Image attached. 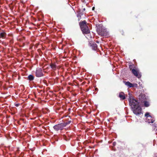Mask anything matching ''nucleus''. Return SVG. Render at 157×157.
Returning <instances> with one entry per match:
<instances>
[{
    "mask_svg": "<svg viewBox=\"0 0 157 157\" xmlns=\"http://www.w3.org/2000/svg\"><path fill=\"white\" fill-rule=\"evenodd\" d=\"M128 95L129 104L134 113L137 115L142 114L141 108L140 106L139 102L134 98L129 93Z\"/></svg>",
    "mask_w": 157,
    "mask_h": 157,
    "instance_id": "nucleus-1",
    "label": "nucleus"
},
{
    "mask_svg": "<svg viewBox=\"0 0 157 157\" xmlns=\"http://www.w3.org/2000/svg\"><path fill=\"white\" fill-rule=\"evenodd\" d=\"M145 116L146 117V122L148 123H153L154 121L155 120L151 116L149 113L147 112L145 115Z\"/></svg>",
    "mask_w": 157,
    "mask_h": 157,
    "instance_id": "nucleus-2",
    "label": "nucleus"
},
{
    "mask_svg": "<svg viewBox=\"0 0 157 157\" xmlns=\"http://www.w3.org/2000/svg\"><path fill=\"white\" fill-rule=\"evenodd\" d=\"M66 124L65 123H61L55 125L53 128L56 131L62 130L66 126Z\"/></svg>",
    "mask_w": 157,
    "mask_h": 157,
    "instance_id": "nucleus-3",
    "label": "nucleus"
},
{
    "mask_svg": "<svg viewBox=\"0 0 157 157\" xmlns=\"http://www.w3.org/2000/svg\"><path fill=\"white\" fill-rule=\"evenodd\" d=\"M125 84L129 88L132 87H137V84L136 83H132L129 82H124Z\"/></svg>",
    "mask_w": 157,
    "mask_h": 157,
    "instance_id": "nucleus-4",
    "label": "nucleus"
},
{
    "mask_svg": "<svg viewBox=\"0 0 157 157\" xmlns=\"http://www.w3.org/2000/svg\"><path fill=\"white\" fill-rule=\"evenodd\" d=\"M132 72L133 75L138 78H139L141 76L139 72V70L137 69H132Z\"/></svg>",
    "mask_w": 157,
    "mask_h": 157,
    "instance_id": "nucleus-5",
    "label": "nucleus"
},
{
    "mask_svg": "<svg viewBox=\"0 0 157 157\" xmlns=\"http://www.w3.org/2000/svg\"><path fill=\"white\" fill-rule=\"evenodd\" d=\"M36 76L37 77H40L42 76L43 74L42 72V69L41 68H37L36 70Z\"/></svg>",
    "mask_w": 157,
    "mask_h": 157,
    "instance_id": "nucleus-6",
    "label": "nucleus"
},
{
    "mask_svg": "<svg viewBox=\"0 0 157 157\" xmlns=\"http://www.w3.org/2000/svg\"><path fill=\"white\" fill-rule=\"evenodd\" d=\"M83 30L82 29H81L82 33L84 34H88L90 33V31L88 28V27L86 26L83 27Z\"/></svg>",
    "mask_w": 157,
    "mask_h": 157,
    "instance_id": "nucleus-7",
    "label": "nucleus"
},
{
    "mask_svg": "<svg viewBox=\"0 0 157 157\" xmlns=\"http://www.w3.org/2000/svg\"><path fill=\"white\" fill-rule=\"evenodd\" d=\"M86 23V22L85 21H84L80 23V27L81 29H83V30H84L83 29V28L85 26H87Z\"/></svg>",
    "mask_w": 157,
    "mask_h": 157,
    "instance_id": "nucleus-8",
    "label": "nucleus"
},
{
    "mask_svg": "<svg viewBox=\"0 0 157 157\" xmlns=\"http://www.w3.org/2000/svg\"><path fill=\"white\" fill-rule=\"evenodd\" d=\"M119 97L121 98V99L123 100L125 99V98L124 94L123 92H121L119 94Z\"/></svg>",
    "mask_w": 157,
    "mask_h": 157,
    "instance_id": "nucleus-9",
    "label": "nucleus"
},
{
    "mask_svg": "<svg viewBox=\"0 0 157 157\" xmlns=\"http://www.w3.org/2000/svg\"><path fill=\"white\" fill-rule=\"evenodd\" d=\"M6 34L5 32L0 33V38H5Z\"/></svg>",
    "mask_w": 157,
    "mask_h": 157,
    "instance_id": "nucleus-10",
    "label": "nucleus"
},
{
    "mask_svg": "<svg viewBox=\"0 0 157 157\" xmlns=\"http://www.w3.org/2000/svg\"><path fill=\"white\" fill-rule=\"evenodd\" d=\"M51 68L54 70H55L56 69V66L54 64L52 63L51 65Z\"/></svg>",
    "mask_w": 157,
    "mask_h": 157,
    "instance_id": "nucleus-11",
    "label": "nucleus"
},
{
    "mask_svg": "<svg viewBox=\"0 0 157 157\" xmlns=\"http://www.w3.org/2000/svg\"><path fill=\"white\" fill-rule=\"evenodd\" d=\"M28 78L29 80H32L34 79V77L32 75H30L28 76Z\"/></svg>",
    "mask_w": 157,
    "mask_h": 157,
    "instance_id": "nucleus-12",
    "label": "nucleus"
},
{
    "mask_svg": "<svg viewBox=\"0 0 157 157\" xmlns=\"http://www.w3.org/2000/svg\"><path fill=\"white\" fill-rule=\"evenodd\" d=\"M144 105L145 107H147L149 106V104L148 102L147 101H145L144 102Z\"/></svg>",
    "mask_w": 157,
    "mask_h": 157,
    "instance_id": "nucleus-13",
    "label": "nucleus"
},
{
    "mask_svg": "<svg viewBox=\"0 0 157 157\" xmlns=\"http://www.w3.org/2000/svg\"><path fill=\"white\" fill-rule=\"evenodd\" d=\"M92 48H93V49L94 50H95L97 48V45L96 44H93V45H92Z\"/></svg>",
    "mask_w": 157,
    "mask_h": 157,
    "instance_id": "nucleus-14",
    "label": "nucleus"
},
{
    "mask_svg": "<svg viewBox=\"0 0 157 157\" xmlns=\"http://www.w3.org/2000/svg\"><path fill=\"white\" fill-rule=\"evenodd\" d=\"M79 12L80 11L78 12V14L77 16L78 17H81V14L82 15V14L79 13Z\"/></svg>",
    "mask_w": 157,
    "mask_h": 157,
    "instance_id": "nucleus-15",
    "label": "nucleus"
},
{
    "mask_svg": "<svg viewBox=\"0 0 157 157\" xmlns=\"http://www.w3.org/2000/svg\"><path fill=\"white\" fill-rule=\"evenodd\" d=\"M71 122V121H68V122H64V123H65L66 124V126L67 125V124H70Z\"/></svg>",
    "mask_w": 157,
    "mask_h": 157,
    "instance_id": "nucleus-16",
    "label": "nucleus"
},
{
    "mask_svg": "<svg viewBox=\"0 0 157 157\" xmlns=\"http://www.w3.org/2000/svg\"><path fill=\"white\" fill-rule=\"evenodd\" d=\"M101 36H105L104 34H102V33H101L100 34Z\"/></svg>",
    "mask_w": 157,
    "mask_h": 157,
    "instance_id": "nucleus-17",
    "label": "nucleus"
},
{
    "mask_svg": "<svg viewBox=\"0 0 157 157\" xmlns=\"http://www.w3.org/2000/svg\"><path fill=\"white\" fill-rule=\"evenodd\" d=\"M153 126L154 127H156V126H155V124H153Z\"/></svg>",
    "mask_w": 157,
    "mask_h": 157,
    "instance_id": "nucleus-18",
    "label": "nucleus"
},
{
    "mask_svg": "<svg viewBox=\"0 0 157 157\" xmlns=\"http://www.w3.org/2000/svg\"><path fill=\"white\" fill-rule=\"evenodd\" d=\"M95 9V7H93V8H92V10H94Z\"/></svg>",
    "mask_w": 157,
    "mask_h": 157,
    "instance_id": "nucleus-19",
    "label": "nucleus"
},
{
    "mask_svg": "<svg viewBox=\"0 0 157 157\" xmlns=\"http://www.w3.org/2000/svg\"><path fill=\"white\" fill-rule=\"evenodd\" d=\"M129 68L131 70H132V67H131V66L129 67Z\"/></svg>",
    "mask_w": 157,
    "mask_h": 157,
    "instance_id": "nucleus-20",
    "label": "nucleus"
},
{
    "mask_svg": "<svg viewBox=\"0 0 157 157\" xmlns=\"http://www.w3.org/2000/svg\"><path fill=\"white\" fill-rule=\"evenodd\" d=\"M16 105V106H18V105Z\"/></svg>",
    "mask_w": 157,
    "mask_h": 157,
    "instance_id": "nucleus-21",
    "label": "nucleus"
},
{
    "mask_svg": "<svg viewBox=\"0 0 157 157\" xmlns=\"http://www.w3.org/2000/svg\"><path fill=\"white\" fill-rule=\"evenodd\" d=\"M83 10H85V8H84Z\"/></svg>",
    "mask_w": 157,
    "mask_h": 157,
    "instance_id": "nucleus-22",
    "label": "nucleus"
}]
</instances>
